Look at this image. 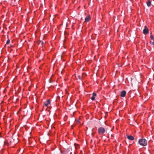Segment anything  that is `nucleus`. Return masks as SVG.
<instances>
[{"mask_svg": "<svg viewBox=\"0 0 154 154\" xmlns=\"http://www.w3.org/2000/svg\"><path fill=\"white\" fill-rule=\"evenodd\" d=\"M139 143L140 145L143 146H146L147 144V141L144 139H140Z\"/></svg>", "mask_w": 154, "mask_h": 154, "instance_id": "1", "label": "nucleus"}, {"mask_svg": "<svg viewBox=\"0 0 154 154\" xmlns=\"http://www.w3.org/2000/svg\"><path fill=\"white\" fill-rule=\"evenodd\" d=\"M105 130L104 128L100 127L98 128V132L99 134H103L105 132Z\"/></svg>", "mask_w": 154, "mask_h": 154, "instance_id": "2", "label": "nucleus"}, {"mask_svg": "<svg viewBox=\"0 0 154 154\" xmlns=\"http://www.w3.org/2000/svg\"><path fill=\"white\" fill-rule=\"evenodd\" d=\"M149 30L147 28V27L146 26H144V29L143 30V33L144 34H146L149 33Z\"/></svg>", "mask_w": 154, "mask_h": 154, "instance_id": "3", "label": "nucleus"}, {"mask_svg": "<svg viewBox=\"0 0 154 154\" xmlns=\"http://www.w3.org/2000/svg\"><path fill=\"white\" fill-rule=\"evenodd\" d=\"M50 103V101L49 100H48L47 101L45 102L44 103V106H45L48 107V105Z\"/></svg>", "mask_w": 154, "mask_h": 154, "instance_id": "4", "label": "nucleus"}, {"mask_svg": "<svg viewBox=\"0 0 154 154\" xmlns=\"http://www.w3.org/2000/svg\"><path fill=\"white\" fill-rule=\"evenodd\" d=\"M71 149L69 147V148H67L65 149L64 151V153L65 154H68L69 152L70 151V149Z\"/></svg>", "mask_w": 154, "mask_h": 154, "instance_id": "5", "label": "nucleus"}, {"mask_svg": "<svg viewBox=\"0 0 154 154\" xmlns=\"http://www.w3.org/2000/svg\"><path fill=\"white\" fill-rule=\"evenodd\" d=\"M126 94V92L125 91H122L121 94V97H124L125 96Z\"/></svg>", "mask_w": 154, "mask_h": 154, "instance_id": "6", "label": "nucleus"}, {"mask_svg": "<svg viewBox=\"0 0 154 154\" xmlns=\"http://www.w3.org/2000/svg\"><path fill=\"white\" fill-rule=\"evenodd\" d=\"M127 138L130 140H133L134 139V137L131 135H128L127 136Z\"/></svg>", "mask_w": 154, "mask_h": 154, "instance_id": "7", "label": "nucleus"}, {"mask_svg": "<svg viewBox=\"0 0 154 154\" xmlns=\"http://www.w3.org/2000/svg\"><path fill=\"white\" fill-rule=\"evenodd\" d=\"M90 16H88L86 17L85 19V22H88L90 20Z\"/></svg>", "mask_w": 154, "mask_h": 154, "instance_id": "8", "label": "nucleus"}, {"mask_svg": "<svg viewBox=\"0 0 154 154\" xmlns=\"http://www.w3.org/2000/svg\"><path fill=\"white\" fill-rule=\"evenodd\" d=\"M147 5L149 7L151 5V2L150 0H147V2L146 3Z\"/></svg>", "mask_w": 154, "mask_h": 154, "instance_id": "9", "label": "nucleus"}, {"mask_svg": "<svg viewBox=\"0 0 154 154\" xmlns=\"http://www.w3.org/2000/svg\"><path fill=\"white\" fill-rule=\"evenodd\" d=\"M84 75H85V74L84 73L83 74H82V76H81V75H79L78 76V77L79 78V79H82V78L83 77V76H84Z\"/></svg>", "mask_w": 154, "mask_h": 154, "instance_id": "10", "label": "nucleus"}, {"mask_svg": "<svg viewBox=\"0 0 154 154\" xmlns=\"http://www.w3.org/2000/svg\"><path fill=\"white\" fill-rule=\"evenodd\" d=\"M150 38L152 40H154V37H153V36L152 35H150Z\"/></svg>", "mask_w": 154, "mask_h": 154, "instance_id": "11", "label": "nucleus"}, {"mask_svg": "<svg viewBox=\"0 0 154 154\" xmlns=\"http://www.w3.org/2000/svg\"><path fill=\"white\" fill-rule=\"evenodd\" d=\"M95 97L94 96H92V97L91 98V99L92 100H95Z\"/></svg>", "mask_w": 154, "mask_h": 154, "instance_id": "12", "label": "nucleus"}, {"mask_svg": "<svg viewBox=\"0 0 154 154\" xmlns=\"http://www.w3.org/2000/svg\"><path fill=\"white\" fill-rule=\"evenodd\" d=\"M10 42V41L8 39L7 41V42H6V44H9V43Z\"/></svg>", "mask_w": 154, "mask_h": 154, "instance_id": "13", "label": "nucleus"}, {"mask_svg": "<svg viewBox=\"0 0 154 154\" xmlns=\"http://www.w3.org/2000/svg\"><path fill=\"white\" fill-rule=\"evenodd\" d=\"M153 42H152L151 41L150 42V43L151 44H152L153 45H154V40H153Z\"/></svg>", "mask_w": 154, "mask_h": 154, "instance_id": "14", "label": "nucleus"}, {"mask_svg": "<svg viewBox=\"0 0 154 154\" xmlns=\"http://www.w3.org/2000/svg\"><path fill=\"white\" fill-rule=\"evenodd\" d=\"M43 44L44 43L42 41H41L39 43V44H41L42 45H43Z\"/></svg>", "mask_w": 154, "mask_h": 154, "instance_id": "15", "label": "nucleus"}, {"mask_svg": "<svg viewBox=\"0 0 154 154\" xmlns=\"http://www.w3.org/2000/svg\"><path fill=\"white\" fill-rule=\"evenodd\" d=\"M4 143H5V145H7V146L8 145V142H5Z\"/></svg>", "mask_w": 154, "mask_h": 154, "instance_id": "16", "label": "nucleus"}, {"mask_svg": "<svg viewBox=\"0 0 154 154\" xmlns=\"http://www.w3.org/2000/svg\"><path fill=\"white\" fill-rule=\"evenodd\" d=\"M93 96L94 97L96 96V94L94 93H93Z\"/></svg>", "mask_w": 154, "mask_h": 154, "instance_id": "17", "label": "nucleus"}, {"mask_svg": "<svg viewBox=\"0 0 154 154\" xmlns=\"http://www.w3.org/2000/svg\"><path fill=\"white\" fill-rule=\"evenodd\" d=\"M104 123L105 124H106V121H105Z\"/></svg>", "mask_w": 154, "mask_h": 154, "instance_id": "18", "label": "nucleus"}, {"mask_svg": "<svg viewBox=\"0 0 154 154\" xmlns=\"http://www.w3.org/2000/svg\"><path fill=\"white\" fill-rule=\"evenodd\" d=\"M49 82H52L51 81H49Z\"/></svg>", "mask_w": 154, "mask_h": 154, "instance_id": "19", "label": "nucleus"}, {"mask_svg": "<svg viewBox=\"0 0 154 154\" xmlns=\"http://www.w3.org/2000/svg\"><path fill=\"white\" fill-rule=\"evenodd\" d=\"M109 47H110V45H109Z\"/></svg>", "mask_w": 154, "mask_h": 154, "instance_id": "20", "label": "nucleus"}, {"mask_svg": "<svg viewBox=\"0 0 154 154\" xmlns=\"http://www.w3.org/2000/svg\"><path fill=\"white\" fill-rule=\"evenodd\" d=\"M105 118H106V115H105Z\"/></svg>", "mask_w": 154, "mask_h": 154, "instance_id": "21", "label": "nucleus"}]
</instances>
